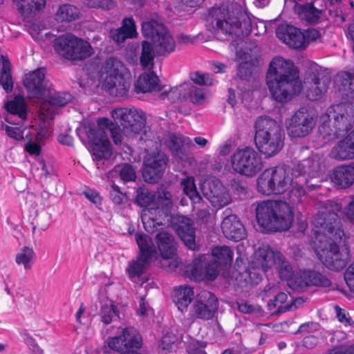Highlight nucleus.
I'll return each instance as SVG.
<instances>
[{"instance_id": "1", "label": "nucleus", "mask_w": 354, "mask_h": 354, "mask_svg": "<svg viewBox=\"0 0 354 354\" xmlns=\"http://www.w3.org/2000/svg\"><path fill=\"white\" fill-rule=\"evenodd\" d=\"M341 209L339 204L327 201L313 221L315 252L323 264L333 270H342L349 260L348 250H340L338 245L344 235L338 216Z\"/></svg>"}, {"instance_id": "2", "label": "nucleus", "mask_w": 354, "mask_h": 354, "mask_svg": "<svg viewBox=\"0 0 354 354\" xmlns=\"http://www.w3.org/2000/svg\"><path fill=\"white\" fill-rule=\"evenodd\" d=\"M266 82L272 97L281 103L288 102L301 90L292 62L281 57H277L270 62Z\"/></svg>"}, {"instance_id": "3", "label": "nucleus", "mask_w": 354, "mask_h": 354, "mask_svg": "<svg viewBox=\"0 0 354 354\" xmlns=\"http://www.w3.org/2000/svg\"><path fill=\"white\" fill-rule=\"evenodd\" d=\"M97 125L87 124L83 128L86 134L88 143L92 146L93 156L97 160V165L99 167L102 159H108L112 154L111 143L108 138V132H110L112 139L116 145L122 143L124 129L116 127L111 120L106 118H100L97 121Z\"/></svg>"}, {"instance_id": "4", "label": "nucleus", "mask_w": 354, "mask_h": 354, "mask_svg": "<svg viewBox=\"0 0 354 354\" xmlns=\"http://www.w3.org/2000/svg\"><path fill=\"white\" fill-rule=\"evenodd\" d=\"M142 32L144 37L151 39L153 44L142 41L140 64L144 69L151 70L153 66L155 50L160 55L169 53L174 49V42L165 26L155 20L143 22Z\"/></svg>"}, {"instance_id": "5", "label": "nucleus", "mask_w": 354, "mask_h": 354, "mask_svg": "<svg viewBox=\"0 0 354 354\" xmlns=\"http://www.w3.org/2000/svg\"><path fill=\"white\" fill-rule=\"evenodd\" d=\"M255 212L259 225L270 232L286 231L294 221L292 207L284 201H260L257 203Z\"/></svg>"}, {"instance_id": "6", "label": "nucleus", "mask_w": 354, "mask_h": 354, "mask_svg": "<svg viewBox=\"0 0 354 354\" xmlns=\"http://www.w3.org/2000/svg\"><path fill=\"white\" fill-rule=\"evenodd\" d=\"M318 129L319 133L328 140L344 135L354 125V104L341 103L331 106Z\"/></svg>"}, {"instance_id": "7", "label": "nucleus", "mask_w": 354, "mask_h": 354, "mask_svg": "<svg viewBox=\"0 0 354 354\" xmlns=\"http://www.w3.org/2000/svg\"><path fill=\"white\" fill-rule=\"evenodd\" d=\"M254 142L266 158L276 156L283 148L284 133L279 124L267 116L259 117L255 123Z\"/></svg>"}, {"instance_id": "8", "label": "nucleus", "mask_w": 354, "mask_h": 354, "mask_svg": "<svg viewBox=\"0 0 354 354\" xmlns=\"http://www.w3.org/2000/svg\"><path fill=\"white\" fill-rule=\"evenodd\" d=\"M136 203L145 208L141 212V219L145 230L149 233H153L157 229V227L170 223V209L171 203L170 201L171 194L169 192L164 193L165 198V211L162 208H147L151 205L156 198L155 194L145 187H140L137 190Z\"/></svg>"}, {"instance_id": "9", "label": "nucleus", "mask_w": 354, "mask_h": 354, "mask_svg": "<svg viewBox=\"0 0 354 354\" xmlns=\"http://www.w3.org/2000/svg\"><path fill=\"white\" fill-rule=\"evenodd\" d=\"M127 73V69L122 62L111 57L103 63L99 81L104 89L117 97H124L129 88V82L126 77Z\"/></svg>"}, {"instance_id": "10", "label": "nucleus", "mask_w": 354, "mask_h": 354, "mask_svg": "<svg viewBox=\"0 0 354 354\" xmlns=\"http://www.w3.org/2000/svg\"><path fill=\"white\" fill-rule=\"evenodd\" d=\"M294 177V172L283 166L266 169L257 180V191L265 196L283 194L289 189Z\"/></svg>"}, {"instance_id": "11", "label": "nucleus", "mask_w": 354, "mask_h": 354, "mask_svg": "<svg viewBox=\"0 0 354 354\" xmlns=\"http://www.w3.org/2000/svg\"><path fill=\"white\" fill-rule=\"evenodd\" d=\"M53 48L62 58L71 61H82L91 57L94 51L90 43L71 33L56 37Z\"/></svg>"}, {"instance_id": "12", "label": "nucleus", "mask_w": 354, "mask_h": 354, "mask_svg": "<svg viewBox=\"0 0 354 354\" xmlns=\"http://www.w3.org/2000/svg\"><path fill=\"white\" fill-rule=\"evenodd\" d=\"M111 116L124 127V133L128 138H133L140 134L145 127V113L135 107L115 109L111 111Z\"/></svg>"}, {"instance_id": "13", "label": "nucleus", "mask_w": 354, "mask_h": 354, "mask_svg": "<svg viewBox=\"0 0 354 354\" xmlns=\"http://www.w3.org/2000/svg\"><path fill=\"white\" fill-rule=\"evenodd\" d=\"M231 165L236 173L247 177L254 176L263 167L261 157L250 147L237 149L231 156Z\"/></svg>"}, {"instance_id": "14", "label": "nucleus", "mask_w": 354, "mask_h": 354, "mask_svg": "<svg viewBox=\"0 0 354 354\" xmlns=\"http://www.w3.org/2000/svg\"><path fill=\"white\" fill-rule=\"evenodd\" d=\"M117 335L106 340L108 347L121 354H140L136 350L142 345V337L133 327L116 328Z\"/></svg>"}, {"instance_id": "15", "label": "nucleus", "mask_w": 354, "mask_h": 354, "mask_svg": "<svg viewBox=\"0 0 354 354\" xmlns=\"http://www.w3.org/2000/svg\"><path fill=\"white\" fill-rule=\"evenodd\" d=\"M237 16H232L228 8L223 6L213 8L210 10L207 21L212 25V27L225 34H239L237 30L241 28V18L245 15L241 12V8L237 9Z\"/></svg>"}, {"instance_id": "16", "label": "nucleus", "mask_w": 354, "mask_h": 354, "mask_svg": "<svg viewBox=\"0 0 354 354\" xmlns=\"http://www.w3.org/2000/svg\"><path fill=\"white\" fill-rule=\"evenodd\" d=\"M45 76V70L41 68L27 73L23 80L28 97L35 99L39 104L50 95L52 85Z\"/></svg>"}, {"instance_id": "17", "label": "nucleus", "mask_w": 354, "mask_h": 354, "mask_svg": "<svg viewBox=\"0 0 354 354\" xmlns=\"http://www.w3.org/2000/svg\"><path fill=\"white\" fill-rule=\"evenodd\" d=\"M330 82L329 75L319 66L310 68L305 79L307 97L310 100L321 98L327 91Z\"/></svg>"}, {"instance_id": "18", "label": "nucleus", "mask_w": 354, "mask_h": 354, "mask_svg": "<svg viewBox=\"0 0 354 354\" xmlns=\"http://www.w3.org/2000/svg\"><path fill=\"white\" fill-rule=\"evenodd\" d=\"M316 120L306 107L297 110L287 123L288 133L292 138H303L314 128Z\"/></svg>"}, {"instance_id": "19", "label": "nucleus", "mask_w": 354, "mask_h": 354, "mask_svg": "<svg viewBox=\"0 0 354 354\" xmlns=\"http://www.w3.org/2000/svg\"><path fill=\"white\" fill-rule=\"evenodd\" d=\"M181 186L183 193L194 203L198 204L196 212V220L198 223L207 224L211 219V214L209 212V206L204 204L202 197L199 195L196 190L194 183V179L192 176H188L181 180Z\"/></svg>"}, {"instance_id": "20", "label": "nucleus", "mask_w": 354, "mask_h": 354, "mask_svg": "<svg viewBox=\"0 0 354 354\" xmlns=\"http://www.w3.org/2000/svg\"><path fill=\"white\" fill-rule=\"evenodd\" d=\"M208 262L206 255H201L198 259H194L192 263L185 266V276L196 281L214 280L218 272L216 267H212V265Z\"/></svg>"}, {"instance_id": "21", "label": "nucleus", "mask_w": 354, "mask_h": 354, "mask_svg": "<svg viewBox=\"0 0 354 354\" xmlns=\"http://www.w3.org/2000/svg\"><path fill=\"white\" fill-rule=\"evenodd\" d=\"M203 193L212 205L217 208L228 205L232 201L227 189L217 178L205 182L203 187Z\"/></svg>"}, {"instance_id": "22", "label": "nucleus", "mask_w": 354, "mask_h": 354, "mask_svg": "<svg viewBox=\"0 0 354 354\" xmlns=\"http://www.w3.org/2000/svg\"><path fill=\"white\" fill-rule=\"evenodd\" d=\"M167 160L165 155L162 153L147 155L145 158L142 169L145 180L150 183H157L162 176Z\"/></svg>"}, {"instance_id": "23", "label": "nucleus", "mask_w": 354, "mask_h": 354, "mask_svg": "<svg viewBox=\"0 0 354 354\" xmlns=\"http://www.w3.org/2000/svg\"><path fill=\"white\" fill-rule=\"evenodd\" d=\"M72 99L68 93H55L50 87V95L40 104V116L42 120H52L57 113V106H63Z\"/></svg>"}, {"instance_id": "24", "label": "nucleus", "mask_w": 354, "mask_h": 354, "mask_svg": "<svg viewBox=\"0 0 354 354\" xmlns=\"http://www.w3.org/2000/svg\"><path fill=\"white\" fill-rule=\"evenodd\" d=\"M218 306L216 296L209 291L203 290L197 296L194 306V313L198 318L208 320L214 317Z\"/></svg>"}, {"instance_id": "25", "label": "nucleus", "mask_w": 354, "mask_h": 354, "mask_svg": "<svg viewBox=\"0 0 354 354\" xmlns=\"http://www.w3.org/2000/svg\"><path fill=\"white\" fill-rule=\"evenodd\" d=\"M231 210L227 209L223 212L225 216L221 223V230L225 236L232 241H239L246 236L245 229L241 220Z\"/></svg>"}, {"instance_id": "26", "label": "nucleus", "mask_w": 354, "mask_h": 354, "mask_svg": "<svg viewBox=\"0 0 354 354\" xmlns=\"http://www.w3.org/2000/svg\"><path fill=\"white\" fill-rule=\"evenodd\" d=\"M277 37L290 48L295 49L305 48L304 32L291 25H281L276 30Z\"/></svg>"}, {"instance_id": "27", "label": "nucleus", "mask_w": 354, "mask_h": 354, "mask_svg": "<svg viewBox=\"0 0 354 354\" xmlns=\"http://www.w3.org/2000/svg\"><path fill=\"white\" fill-rule=\"evenodd\" d=\"M306 176L301 174H295L293 180L290 185V190L288 193V201L289 205H298L303 203L307 198V192L305 188Z\"/></svg>"}, {"instance_id": "28", "label": "nucleus", "mask_w": 354, "mask_h": 354, "mask_svg": "<svg viewBox=\"0 0 354 354\" xmlns=\"http://www.w3.org/2000/svg\"><path fill=\"white\" fill-rule=\"evenodd\" d=\"M324 166L322 161V158L317 155H312L306 159L299 162L293 169L294 174H301L306 176L315 178L324 171Z\"/></svg>"}, {"instance_id": "29", "label": "nucleus", "mask_w": 354, "mask_h": 354, "mask_svg": "<svg viewBox=\"0 0 354 354\" xmlns=\"http://www.w3.org/2000/svg\"><path fill=\"white\" fill-rule=\"evenodd\" d=\"M332 158L338 160L354 158V130L337 142L330 151Z\"/></svg>"}, {"instance_id": "30", "label": "nucleus", "mask_w": 354, "mask_h": 354, "mask_svg": "<svg viewBox=\"0 0 354 354\" xmlns=\"http://www.w3.org/2000/svg\"><path fill=\"white\" fill-rule=\"evenodd\" d=\"M178 236L187 248L195 250V227L190 218L178 215Z\"/></svg>"}, {"instance_id": "31", "label": "nucleus", "mask_w": 354, "mask_h": 354, "mask_svg": "<svg viewBox=\"0 0 354 354\" xmlns=\"http://www.w3.org/2000/svg\"><path fill=\"white\" fill-rule=\"evenodd\" d=\"M277 252H274L269 246L259 248L255 252L253 260L254 268L266 272L274 265Z\"/></svg>"}, {"instance_id": "32", "label": "nucleus", "mask_w": 354, "mask_h": 354, "mask_svg": "<svg viewBox=\"0 0 354 354\" xmlns=\"http://www.w3.org/2000/svg\"><path fill=\"white\" fill-rule=\"evenodd\" d=\"M212 259L208 261L218 272L222 268L230 267L233 259V251L226 245L216 246L212 250Z\"/></svg>"}, {"instance_id": "33", "label": "nucleus", "mask_w": 354, "mask_h": 354, "mask_svg": "<svg viewBox=\"0 0 354 354\" xmlns=\"http://www.w3.org/2000/svg\"><path fill=\"white\" fill-rule=\"evenodd\" d=\"M205 99L203 89L194 86L192 82L180 85L178 100L189 102L194 104H201Z\"/></svg>"}, {"instance_id": "34", "label": "nucleus", "mask_w": 354, "mask_h": 354, "mask_svg": "<svg viewBox=\"0 0 354 354\" xmlns=\"http://www.w3.org/2000/svg\"><path fill=\"white\" fill-rule=\"evenodd\" d=\"M3 107L8 113L16 115L21 122L26 121L28 115V104L24 96L18 95L11 97L4 102Z\"/></svg>"}, {"instance_id": "35", "label": "nucleus", "mask_w": 354, "mask_h": 354, "mask_svg": "<svg viewBox=\"0 0 354 354\" xmlns=\"http://www.w3.org/2000/svg\"><path fill=\"white\" fill-rule=\"evenodd\" d=\"M46 3V0H14L18 12L24 18L39 14L44 10Z\"/></svg>"}, {"instance_id": "36", "label": "nucleus", "mask_w": 354, "mask_h": 354, "mask_svg": "<svg viewBox=\"0 0 354 354\" xmlns=\"http://www.w3.org/2000/svg\"><path fill=\"white\" fill-rule=\"evenodd\" d=\"M134 87L137 93L160 90L159 79L153 72L145 73L140 75L135 83Z\"/></svg>"}, {"instance_id": "37", "label": "nucleus", "mask_w": 354, "mask_h": 354, "mask_svg": "<svg viewBox=\"0 0 354 354\" xmlns=\"http://www.w3.org/2000/svg\"><path fill=\"white\" fill-rule=\"evenodd\" d=\"M333 181L342 188L350 187L354 183V165L336 167L332 176Z\"/></svg>"}, {"instance_id": "38", "label": "nucleus", "mask_w": 354, "mask_h": 354, "mask_svg": "<svg viewBox=\"0 0 354 354\" xmlns=\"http://www.w3.org/2000/svg\"><path fill=\"white\" fill-rule=\"evenodd\" d=\"M339 91L343 98L354 100V74L346 71L339 72L336 77Z\"/></svg>"}, {"instance_id": "39", "label": "nucleus", "mask_w": 354, "mask_h": 354, "mask_svg": "<svg viewBox=\"0 0 354 354\" xmlns=\"http://www.w3.org/2000/svg\"><path fill=\"white\" fill-rule=\"evenodd\" d=\"M294 9L299 18L308 24L316 23L322 15V10L315 8L313 3H297Z\"/></svg>"}, {"instance_id": "40", "label": "nucleus", "mask_w": 354, "mask_h": 354, "mask_svg": "<svg viewBox=\"0 0 354 354\" xmlns=\"http://www.w3.org/2000/svg\"><path fill=\"white\" fill-rule=\"evenodd\" d=\"M136 35V25L132 18H125L122 27L110 31L111 37L118 43L123 42L127 38H133Z\"/></svg>"}, {"instance_id": "41", "label": "nucleus", "mask_w": 354, "mask_h": 354, "mask_svg": "<svg viewBox=\"0 0 354 354\" xmlns=\"http://www.w3.org/2000/svg\"><path fill=\"white\" fill-rule=\"evenodd\" d=\"M298 286H317L322 287H329L331 284L330 281L321 273L316 271H305L299 277Z\"/></svg>"}, {"instance_id": "42", "label": "nucleus", "mask_w": 354, "mask_h": 354, "mask_svg": "<svg viewBox=\"0 0 354 354\" xmlns=\"http://www.w3.org/2000/svg\"><path fill=\"white\" fill-rule=\"evenodd\" d=\"M120 177L124 183L135 181L136 174L133 167L129 164L118 165L107 174L109 181H114V178Z\"/></svg>"}, {"instance_id": "43", "label": "nucleus", "mask_w": 354, "mask_h": 354, "mask_svg": "<svg viewBox=\"0 0 354 354\" xmlns=\"http://www.w3.org/2000/svg\"><path fill=\"white\" fill-rule=\"evenodd\" d=\"M158 249L162 258L169 259L176 254L174 239L167 232H159L157 236Z\"/></svg>"}, {"instance_id": "44", "label": "nucleus", "mask_w": 354, "mask_h": 354, "mask_svg": "<svg viewBox=\"0 0 354 354\" xmlns=\"http://www.w3.org/2000/svg\"><path fill=\"white\" fill-rule=\"evenodd\" d=\"M37 259L36 253L33 248L29 246H24L21 248L15 254L16 263L21 266L24 270H30Z\"/></svg>"}, {"instance_id": "45", "label": "nucleus", "mask_w": 354, "mask_h": 354, "mask_svg": "<svg viewBox=\"0 0 354 354\" xmlns=\"http://www.w3.org/2000/svg\"><path fill=\"white\" fill-rule=\"evenodd\" d=\"M194 147L191 138L184 135L178 134V160L191 165L194 158L192 149Z\"/></svg>"}, {"instance_id": "46", "label": "nucleus", "mask_w": 354, "mask_h": 354, "mask_svg": "<svg viewBox=\"0 0 354 354\" xmlns=\"http://www.w3.org/2000/svg\"><path fill=\"white\" fill-rule=\"evenodd\" d=\"M80 14V10L76 6L66 3L59 7L55 14V19L60 22H71L77 19Z\"/></svg>"}, {"instance_id": "47", "label": "nucleus", "mask_w": 354, "mask_h": 354, "mask_svg": "<svg viewBox=\"0 0 354 354\" xmlns=\"http://www.w3.org/2000/svg\"><path fill=\"white\" fill-rule=\"evenodd\" d=\"M2 68L0 74V84L6 93H10L13 88V82L10 73L11 64L8 58L1 56Z\"/></svg>"}, {"instance_id": "48", "label": "nucleus", "mask_w": 354, "mask_h": 354, "mask_svg": "<svg viewBox=\"0 0 354 354\" xmlns=\"http://www.w3.org/2000/svg\"><path fill=\"white\" fill-rule=\"evenodd\" d=\"M151 258L138 255L136 261L130 262L127 271L131 278L138 277L145 270Z\"/></svg>"}, {"instance_id": "49", "label": "nucleus", "mask_w": 354, "mask_h": 354, "mask_svg": "<svg viewBox=\"0 0 354 354\" xmlns=\"http://www.w3.org/2000/svg\"><path fill=\"white\" fill-rule=\"evenodd\" d=\"M136 240L140 251L139 255L151 258L155 252L152 240L147 235L139 233L136 234Z\"/></svg>"}, {"instance_id": "50", "label": "nucleus", "mask_w": 354, "mask_h": 354, "mask_svg": "<svg viewBox=\"0 0 354 354\" xmlns=\"http://www.w3.org/2000/svg\"><path fill=\"white\" fill-rule=\"evenodd\" d=\"M274 266L281 279H288L292 276V266L280 252H277Z\"/></svg>"}, {"instance_id": "51", "label": "nucleus", "mask_w": 354, "mask_h": 354, "mask_svg": "<svg viewBox=\"0 0 354 354\" xmlns=\"http://www.w3.org/2000/svg\"><path fill=\"white\" fill-rule=\"evenodd\" d=\"M100 315L101 321L106 325L119 318L117 306L113 303L103 306Z\"/></svg>"}, {"instance_id": "52", "label": "nucleus", "mask_w": 354, "mask_h": 354, "mask_svg": "<svg viewBox=\"0 0 354 354\" xmlns=\"http://www.w3.org/2000/svg\"><path fill=\"white\" fill-rule=\"evenodd\" d=\"M194 299V290L188 286L178 287V310L186 308Z\"/></svg>"}, {"instance_id": "53", "label": "nucleus", "mask_w": 354, "mask_h": 354, "mask_svg": "<svg viewBox=\"0 0 354 354\" xmlns=\"http://www.w3.org/2000/svg\"><path fill=\"white\" fill-rule=\"evenodd\" d=\"M109 182L110 189L109 192L111 201L115 205H121L126 198V194L115 184L114 181Z\"/></svg>"}, {"instance_id": "54", "label": "nucleus", "mask_w": 354, "mask_h": 354, "mask_svg": "<svg viewBox=\"0 0 354 354\" xmlns=\"http://www.w3.org/2000/svg\"><path fill=\"white\" fill-rule=\"evenodd\" d=\"M3 129L6 135L10 138L17 141H21L24 139L26 127L6 125Z\"/></svg>"}, {"instance_id": "55", "label": "nucleus", "mask_w": 354, "mask_h": 354, "mask_svg": "<svg viewBox=\"0 0 354 354\" xmlns=\"http://www.w3.org/2000/svg\"><path fill=\"white\" fill-rule=\"evenodd\" d=\"M204 0H179L178 12H185L187 15L192 13V9L201 3Z\"/></svg>"}, {"instance_id": "56", "label": "nucleus", "mask_w": 354, "mask_h": 354, "mask_svg": "<svg viewBox=\"0 0 354 354\" xmlns=\"http://www.w3.org/2000/svg\"><path fill=\"white\" fill-rule=\"evenodd\" d=\"M287 298V295L283 292H280L279 290L278 292L274 295V298L268 301V310H271L277 306L280 308L281 305L286 301Z\"/></svg>"}, {"instance_id": "57", "label": "nucleus", "mask_w": 354, "mask_h": 354, "mask_svg": "<svg viewBox=\"0 0 354 354\" xmlns=\"http://www.w3.org/2000/svg\"><path fill=\"white\" fill-rule=\"evenodd\" d=\"M239 311L243 313L258 315L262 312V309L259 306H254L245 301H240L237 303Z\"/></svg>"}, {"instance_id": "58", "label": "nucleus", "mask_w": 354, "mask_h": 354, "mask_svg": "<svg viewBox=\"0 0 354 354\" xmlns=\"http://www.w3.org/2000/svg\"><path fill=\"white\" fill-rule=\"evenodd\" d=\"M176 342V337L171 334H166L165 335L160 344L159 348L164 353H167L171 349L172 344Z\"/></svg>"}, {"instance_id": "59", "label": "nucleus", "mask_w": 354, "mask_h": 354, "mask_svg": "<svg viewBox=\"0 0 354 354\" xmlns=\"http://www.w3.org/2000/svg\"><path fill=\"white\" fill-rule=\"evenodd\" d=\"M192 81L199 85L210 86L213 84V79L208 74L195 73L192 77Z\"/></svg>"}, {"instance_id": "60", "label": "nucleus", "mask_w": 354, "mask_h": 354, "mask_svg": "<svg viewBox=\"0 0 354 354\" xmlns=\"http://www.w3.org/2000/svg\"><path fill=\"white\" fill-rule=\"evenodd\" d=\"M252 74V66L248 62H243L239 64L237 69L238 76L242 79L245 80Z\"/></svg>"}, {"instance_id": "61", "label": "nucleus", "mask_w": 354, "mask_h": 354, "mask_svg": "<svg viewBox=\"0 0 354 354\" xmlns=\"http://www.w3.org/2000/svg\"><path fill=\"white\" fill-rule=\"evenodd\" d=\"M344 279L351 290L354 292V261L346 269Z\"/></svg>"}, {"instance_id": "62", "label": "nucleus", "mask_w": 354, "mask_h": 354, "mask_svg": "<svg viewBox=\"0 0 354 354\" xmlns=\"http://www.w3.org/2000/svg\"><path fill=\"white\" fill-rule=\"evenodd\" d=\"M305 37V48L308 45L310 41H314L318 39L321 35L320 32L314 28H309L304 32Z\"/></svg>"}, {"instance_id": "63", "label": "nucleus", "mask_w": 354, "mask_h": 354, "mask_svg": "<svg viewBox=\"0 0 354 354\" xmlns=\"http://www.w3.org/2000/svg\"><path fill=\"white\" fill-rule=\"evenodd\" d=\"M35 131V140L38 142L45 140L50 134L49 129L45 126H39Z\"/></svg>"}, {"instance_id": "64", "label": "nucleus", "mask_w": 354, "mask_h": 354, "mask_svg": "<svg viewBox=\"0 0 354 354\" xmlns=\"http://www.w3.org/2000/svg\"><path fill=\"white\" fill-rule=\"evenodd\" d=\"M44 28V26L40 24H33L28 28V32L35 40H39L40 32Z\"/></svg>"}]
</instances>
